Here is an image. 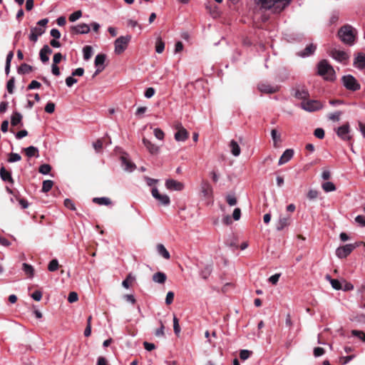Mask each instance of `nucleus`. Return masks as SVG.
Here are the masks:
<instances>
[{
  "mask_svg": "<svg viewBox=\"0 0 365 365\" xmlns=\"http://www.w3.org/2000/svg\"><path fill=\"white\" fill-rule=\"evenodd\" d=\"M262 6L265 9L271 10L274 14L282 12L292 1V0H259Z\"/></svg>",
  "mask_w": 365,
  "mask_h": 365,
  "instance_id": "nucleus-1",
  "label": "nucleus"
},
{
  "mask_svg": "<svg viewBox=\"0 0 365 365\" xmlns=\"http://www.w3.org/2000/svg\"><path fill=\"white\" fill-rule=\"evenodd\" d=\"M317 73L326 81H334L336 78L333 67L327 60H322L317 65Z\"/></svg>",
  "mask_w": 365,
  "mask_h": 365,
  "instance_id": "nucleus-2",
  "label": "nucleus"
},
{
  "mask_svg": "<svg viewBox=\"0 0 365 365\" xmlns=\"http://www.w3.org/2000/svg\"><path fill=\"white\" fill-rule=\"evenodd\" d=\"M338 36L340 40L347 45L351 46L355 42L354 28L350 25H345L341 27L338 31Z\"/></svg>",
  "mask_w": 365,
  "mask_h": 365,
  "instance_id": "nucleus-3",
  "label": "nucleus"
},
{
  "mask_svg": "<svg viewBox=\"0 0 365 365\" xmlns=\"http://www.w3.org/2000/svg\"><path fill=\"white\" fill-rule=\"evenodd\" d=\"M131 39L130 35L121 36L114 41L115 53L118 55L123 53L127 48L128 43Z\"/></svg>",
  "mask_w": 365,
  "mask_h": 365,
  "instance_id": "nucleus-4",
  "label": "nucleus"
},
{
  "mask_svg": "<svg viewBox=\"0 0 365 365\" xmlns=\"http://www.w3.org/2000/svg\"><path fill=\"white\" fill-rule=\"evenodd\" d=\"M343 86L348 90L356 91L360 89V84L351 75L344 76L341 78Z\"/></svg>",
  "mask_w": 365,
  "mask_h": 365,
  "instance_id": "nucleus-5",
  "label": "nucleus"
},
{
  "mask_svg": "<svg viewBox=\"0 0 365 365\" xmlns=\"http://www.w3.org/2000/svg\"><path fill=\"white\" fill-rule=\"evenodd\" d=\"M322 102L317 100H307L301 103V107L303 110L308 112H314L323 108Z\"/></svg>",
  "mask_w": 365,
  "mask_h": 365,
  "instance_id": "nucleus-6",
  "label": "nucleus"
},
{
  "mask_svg": "<svg viewBox=\"0 0 365 365\" xmlns=\"http://www.w3.org/2000/svg\"><path fill=\"white\" fill-rule=\"evenodd\" d=\"M357 247L358 244H346L344 246L339 247L336 250V255L340 259L346 258Z\"/></svg>",
  "mask_w": 365,
  "mask_h": 365,
  "instance_id": "nucleus-7",
  "label": "nucleus"
},
{
  "mask_svg": "<svg viewBox=\"0 0 365 365\" xmlns=\"http://www.w3.org/2000/svg\"><path fill=\"white\" fill-rule=\"evenodd\" d=\"M152 196L158 201V202L164 206H168L170 203L168 195L160 194L157 187H153L151 190Z\"/></svg>",
  "mask_w": 365,
  "mask_h": 365,
  "instance_id": "nucleus-8",
  "label": "nucleus"
},
{
  "mask_svg": "<svg viewBox=\"0 0 365 365\" xmlns=\"http://www.w3.org/2000/svg\"><path fill=\"white\" fill-rule=\"evenodd\" d=\"M121 167L125 172L132 173L136 168V165L129 158L127 154L123 155L120 158Z\"/></svg>",
  "mask_w": 365,
  "mask_h": 365,
  "instance_id": "nucleus-9",
  "label": "nucleus"
},
{
  "mask_svg": "<svg viewBox=\"0 0 365 365\" xmlns=\"http://www.w3.org/2000/svg\"><path fill=\"white\" fill-rule=\"evenodd\" d=\"M175 129L177 132L175 133V139L176 141H185L188 138V132L182 125L180 123H178L175 125Z\"/></svg>",
  "mask_w": 365,
  "mask_h": 365,
  "instance_id": "nucleus-10",
  "label": "nucleus"
},
{
  "mask_svg": "<svg viewBox=\"0 0 365 365\" xmlns=\"http://www.w3.org/2000/svg\"><path fill=\"white\" fill-rule=\"evenodd\" d=\"M350 128L349 125L346 123L336 130L337 135L343 140L349 141L351 139V136L349 135Z\"/></svg>",
  "mask_w": 365,
  "mask_h": 365,
  "instance_id": "nucleus-11",
  "label": "nucleus"
},
{
  "mask_svg": "<svg viewBox=\"0 0 365 365\" xmlns=\"http://www.w3.org/2000/svg\"><path fill=\"white\" fill-rule=\"evenodd\" d=\"M165 187L170 190L180 191L184 188V185L173 179H168L165 183Z\"/></svg>",
  "mask_w": 365,
  "mask_h": 365,
  "instance_id": "nucleus-12",
  "label": "nucleus"
},
{
  "mask_svg": "<svg viewBox=\"0 0 365 365\" xmlns=\"http://www.w3.org/2000/svg\"><path fill=\"white\" fill-rule=\"evenodd\" d=\"M90 31V26L85 23L80 24L76 26H72L71 27V31L74 34H86L89 33Z\"/></svg>",
  "mask_w": 365,
  "mask_h": 365,
  "instance_id": "nucleus-13",
  "label": "nucleus"
},
{
  "mask_svg": "<svg viewBox=\"0 0 365 365\" xmlns=\"http://www.w3.org/2000/svg\"><path fill=\"white\" fill-rule=\"evenodd\" d=\"M259 91L264 93H274L279 91L278 86H272L265 83H260L257 86Z\"/></svg>",
  "mask_w": 365,
  "mask_h": 365,
  "instance_id": "nucleus-14",
  "label": "nucleus"
},
{
  "mask_svg": "<svg viewBox=\"0 0 365 365\" xmlns=\"http://www.w3.org/2000/svg\"><path fill=\"white\" fill-rule=\"evenodd\" d=\"M331 56L332 58L340 62L344 61L349 58L348 54L345 51L335 48L331 50Z\"/></svg>",
  "mask_w": 365,
  "mask_h": 365,
  "instance_id": "nucleus-15",
  "label": "nucleus"
},
{
  "mask_svg": "<svg viewBox=\"0 0 365 365\" xmlns=\"http://www.w3.org/2000/svg\"><path fill=\"white\" fill-rule=\"evenodd\" d=\"M354 66L359 70L365 68V53H359L357 54L354 61Z\"/></svg>",
  "mask_w": 365,
  "mask_h": 365,
  "instance_id": "nucleus-16",
  "label": "nucleus"
},
{
  "mask_svg": "<svg viewBox=\"0 0 365 365\" xmlns=\"http://www.w3.org/2000/svg\"><path fill=\"white\" fill-rule=\"evenodd\" d=\"M45 32V29L42 27H34L31 29L29 35V40L33 42H36L38 36H41Z\"/></svg>",
  "mask_w": 365,
  "mask_h": 365,
  "instance_id": "nucleus-17",
  "label": "nucleus"
},
{
  "mask_svg": "<svg viewBox=\"0 0 365 365\" xmlns=\"http://www.w3.org/2000/svg\"><path fill=\"white\" fill-rule=\"evenodd\" d=\"M143 143L150 154L156 155L159 153V147L153 144L149 140L144 138L143 139Z\"/></svg>",
  "mask_w": 365,
  "mask_h": 365,
  "instance_id": "nucleus-18",
  "label": "nucleus"
},
{
  "mask_svg": "<svg viewBox=\"0 0 365 365\" xmlns=\"http://www.w3.org/2000/svg\"><path fill=\"white\" fill-rule=\"evenodd\" d=\"M316 49H317V46L313 43H310V44L307 45L303 51L299 52L298 56L300 57H302V58L308 57V56L314 54Z\"/></svg>",
  "mask_w": 365,
  "mask_h": 365,
  "instance_id": "nucleus-19",
  "label": "nucleus"
},
{
  "mask_svg": "<svg viewBox=\"0 0 365 365\" xmlns=\"http://www.w3.org/2000/svg\"><path fill=\"white\" fill-rule=\"evenodd\" d=\"M52 53V50L48 45H44L42 48L40 50L39 56L40 59L43 63H46L48 61L49 58L48 55Z\"/></svg>",
  "mask_w": 365,
  "mask_h": 365,
  "instance_id": "nucleus-20",
  "label": "nucleus"
},
{
  "mask_svg": "<svg viewBox=\"0 0 365 365\" xmlns=\"http://www.w3.org/2000/svg\"><path fill=\"white\" fill-rule=\"evenodd\" d=\"M294 155V150L292 149H287L281 155L278 165H282L289 161Z\"/></svg>",
  "mask_w": 365,
  "mask_h": 365,
  "instance_id": "nucleus-21",
  "label": "nucleus"
},
{
  "mask_svg": "<svg viewBox=\"0 0 365 365\" xmlns=\"http://www.w3.org/2000/svg\"><path fill=\"white\" fill-rule=\"evenodd\" d=\"M0 176L3 181L4 182H9L11 184L14 183V180L11 177V173L6 170L5 168L2 166L0 168Z\"/></svg>",
  "mask_w": 365,
  "mask_h": 365,
  "instance_id": "nucleus-22",
  "label": "nucleus"
},
{
  "mask_svg": "<svg viewBox=\"0 0 365 365\" xmlns=\"http://www.w3.org/2000/svg\"><path fill=\"white\" fill-rule=\"evenodd\" d=\"M201 190L203 195L210 197L212 195V187L207 182H202L201 184Z\"/></svg>",
  "mask_w": 365,
  "mask_h": 365,
  "instance_id": "nucleus-23",
  "label": "nucleus"
},
{
  "mask_svg": "<svg viewBox=\"0 0 365 365\" xmlns=\"http://www.w3.org/2000/svg\"><path fill=\"white\" fill-rule=\"evenodd\" d=\"M167 279V276L164 272H158L153 275V281L158 283L163 284Z\"/></svg>",
  "mask_w": 365,
  "mask_h": 365,
  "instance_id": "nucleus-24",
  "label": "nucleus"
},
{
  "mask_svg": "<svg viewBox=\"0 0 365 365\" xmlns=\"http://www.w3.org/2000/svg\"><path fill=\"white\" fill-rule=\"evenodd\" d=\"M294 96L298 99H302L304 101H307V99L309 96V93L306 89H297L294 93Z\"/></svg>",
  "mask_w": 365,
  "mask_h": 365,
  "instance_id": "nucleus-25",
  "label": "nucleus"
},
{
  "mask_svg": "<svg viewBox=\"0 0 365 365\" xmlns=\"http://www.w3.org/2000/svg\"><path fill=\"white\" fill-rule=\"evenodd\" d=\"M230 148L234 156L237 157L240 155L241 150L237 141L232 140L230 143Z\"/></svg>",
  "mask_w": 365,
  "mask_h": 365,
  "instance_id": "nucleus-26",
  "label": "nucleus"
},
{
  "mask_svg": "<svg viewBox=\"0 0 365 365\" xmlns=\"http://www.w3.org/2000/svg\"><path fill=\"white\" fill-rule=\"evenodd\" d=\"M33 71V67L27 63H22L18 68V73L21 75L27 74Z\"/></svg>",
  "mask_w": 365,
  "mask_h": 365,
  "instance_id": "nucleus-27",
  "label": "nucleus"
},
{
  "mask_svg": "<svg viewBox=\"0 0 365 365\" xmlns=\"http://www.w3.org/2000/svg\"><path fill=\"white\" fill-rule=\"evenodd\" d=\"M157 251L160 255L164 257L166 259H169L170 258V255L169 252L166 250L165 246L162 244H158L157 245Z\"/></svg>",
  "mask_w": 365,
  "mask_h": 365,
  "instance_id": "nucleus-28",
  "label": "nucleus"
},
{
  "mask_svg": "<svg viewBox=\"0 0 365 365\" xmlns=\"http://www.w3.org/2000/svg\"><path fill=\"white\" fill-rule=\"evenodd\" d=\"M22 270L29 278H32L34 275V269L31 264L23 263Z\"/></svg>",
  "mask_w": 365,
  "mask_h": 365,
  "instance_id": "nucleus-29",
  "label": "nucleus"
},
{
  "mask_svg": "<svg viewBox=\"0 0 365 365\" xmlns=\"http://www.w3.org/2000/svg\"><path fill=\"white\" fill-rule=\"evenodd\" d=\"M212 271V266L210 264H207L205 266L200 272V274L202 277V278L206 279H207L210 275L211 274Z\"/></svg>",
  "mask_w": 365,
  "mask_h": 365,
  "instance_id": "nucleus-30",
  "label": "nucleus"
},
{
  "mask_svg": "<svg viewBox=\"0 0 365 365\" xmlns=\"http://www.w3.org/2000/svg\"><path fill=\"white\" fill-rule=\"evenodd\" d=\"M289 217H279L278 223L277 225V230H282L284 227H286L289 225Z\"/></svg>",
  "mask_w": 365,
  "mask_h": 365,
  "instance_id": "nucleus-31",
  "label": "nucleus"
},
{
  "mask_svg": "<svg viewBox=\"0 0 365 365\" xmlns=\"http://www.w3.org/2000/svg\"><path fill=\"white\" fill-rule=\"evenodd\" d=\"M24 150H25L26 155L29 158H31L34 156H36V157L38 156V150L37 148H36L34 146L31 145V146L25 148Z\"/></svg>",
  "mask_w": 365,
  "mask_h": 365,
  "instance_id": "nucleus-32",
  "label": "nucleus"
},
{
  "mask_svg": "<svg viewBox=\"0 0 365 365\" xmlns=\"http://www.w3.org/2000/svg\"><path fill=\"white\" fill-rule=\"evenodd\" d=\"M93 202L100 205H109L111 204V200L110 198L106 197H94L93 199Z\"/></svg>",
  "mask_w": 365,
  "mask_h": 365,
  "instance_id": "nucleus-33",
  "label": "nucleus"
},
{
  "mask_svg": "<svg viewBox=\"0 0 365 365\" xmlns=\"http://www.w3.org/2000/svg\"><path fill=\"white\" fill-rule=\"evenodd\" d=\"M22 115L19 112H14L11 117V123L13 126H16L21 123Z\"/></svg>",
  "mask_w": 365,
  "mask_h": 365,
  "instance_id": "nucleus-34",
  "label": "nucleus"
},
{
  "mask_svg": "<svg viewBox=\"0 0 365 365\" xmlns=\"http://www.w3.org/2000/svg\"><path fill=\"white\" fill-rule=\"evenodd\" d=\"M83 54L84 60H89L93 55V48L91 46H84L83 48Z\"/></svg>",
  "mask_w": 365,
  "mask_h": 365,
  "instance_id": "nucleus-35",
  "label": "nucleus"
},
{
  "mask_svg": "<svg viewBox=\"0 0 365 365\" xmlns=\"http://www.w3.org/2000/svg\"><path fill=\"white\" fill-rule=\"evenodd\" d=\"M165 43L162 40L161 37H158L155 41V51L158 53H161L164 51Z\"/></svg>",
  "mask_w": 365,
  "mask_h": 365,
  "instance_id": "nucleus-36",
  "label": "nucleus"
},
{
  "mask_svg": "<svg viewBox=\"0 0 365 365\" xmlns=\"http://www.w3.org/2000/svg\"><path fill=\"white\" fill-rule=\"evenodd\" d=\"M272 139L274 142V146L277 147V143L281 142V135L277 130L272 129L271 131Z\"/></svg>",
  "mask_w": 365,
  "mask_h": 365,
  "instance_id": "nucleus-37",
  "label": "nucleus"
},
{
  "mask_svg": "<svg viewBox=\"0 0 365 365\" xmlns=\"http://www.w3.org/2000/svg\"><path fill=\"white\" fill-rule=\"evenodd\" d=\"M322 187L326 192H333L336 190V186L334 185V184L329 181L324 182L322 185Z\"/></svg>",
  "mask_w": 365,
  "mask_h": 365,
  "instance_id": "nucleus-38",
  "label": "nucleus"
},
{
  "mask_svg": "<svg viewBox=\"0 0 365 365\" xmlns=\"http://www.w3.org/2000/svg\"><path fill=\"white\" fill-rule=\"evenodd\" d=\"M106 60V55L105 54H98L95 58V66L96 67H101L104 66V62Z\"/></svg>",
  "mask_w": 365,
  "mask_h": 365,
  "instance_id": "nucleus-39",
  "label": "nucleus"
},
{
  "mask_svg": "<svg viewBox=\"0 0 365 365\" xmlns=\"http://www.w3.org/2000/svg\"><path fill=\"white\" fill-rule=\"evenodd\" d=\"M53 182L51 180H46L43 182L41 191L43 192H48L53 187Z\"/></svg>",
  "mask_w": 365,
  "mask_h": 365,
  "instance_id": "nucleus-40",
  "label": "nucleus"
},
{
  "mask_svg": "<svg viewBox=\"0 0 365 365\" xmlns=\"http://www.w3.org/2000/svg\"><path fill=\"white\" fill-rule=\"evenodd\" d=\"M326 277L330 281L331 287L334 289L339 290L341 289V283L338 279H331L329 275H327Z\"/></svg>",
  "mask_w": 365,
  "mask_h": 365,
  "instance_id": "nucleus-41",
  "label": "nucleus"
},
{
  "mask_svg": "<svg viewBox=\"0 0 365 365\" xmlns=\"http://www.w3.org/2000/svg\"><path fill=\"white\" fill-rule=\"evenodd\" d=\"M59 264L58 262L56 259H53L51 261H50L48 265V269L50 272H55L58 269Z\"/></svg>",
  "mask_w": 365,
  "mask_h": 365,
  "instance_id": "nucleus-42",
  "label": "nucleus"
},
{
  "mask_svg": "<svg viewBox=\"0 0 365 365\" xmlns=\"http://www.w3.org/2000/svg\"><path fill=\"white\" fill-rule=\"evenodd\" d=\"M21 157L19 153H11L9 155L8 162L15 163L21 160Z\"/></svg>",
  "mask_w": 365,
  "mask_h": 365,
  "instance_id": "nucleus-43",
  "label": "nucleus"
},
{
  "mask_svg": "<svg viewBox=\"0 0 365 365\" xmlns=\"http://www.w3.org/2000/svg\"><path fill=\"white\" fill-rule=\"evenodd\" d=\"M51 167L48 164H43L39 167L38 171L43 175H47L50 173Z\"/></svg>",
  "mask_w": 365,
  "mask_h": 365,
  "instance_id": "nucleus-44",
  "label": "nucleus"
},
{
  "mask_svg": "<svg viewBox=\"0 0 365 365\" xmlns=\"http://www.w3.org/2000/svg\"><path fill=\"white\" fill-rule=\"evenodd\" d=\"M82 16V11L81 10H78L73 13H72L70 16H69V21H71V22H74L76 21V20H78V19H80Z\"/></svg>",
  "mask_w": 365,
  "mask_h": 365,
  "instance_id": "nucleus-45",
  "label": "nucleus"
},
{
  "mask_svg": "<svg viewBox=\"0 0 365 365\" xmlns=\"http://www.w3.org/2000/svg\"><path fill=\"white\" fill-rule=\"evenodd\" d=\"M173 329H174L175 334L177 336H178L181 329H180V324H179V320L176 317V316L173 317Z\"/></svg>",
  "mask_w": 365,
  "mask_h": 365,
  "instance_id": "nucleus-46",
  "label": "nucleus"
},
{
  "mask_svg": "<svg viewBox=\"0 0 365 365\" xmlns=\"http://www.w3.org/2000/svg\"><path fill=\"white\" fill-rule=\"evenodd\" d=\"M14 83H15L14 77H11L7 82L6 88H7L8 92L11 94L14 93Z\"/></svg>",
  "mask_w": 365,
  "mask_h": 365,
  "instance_id": "nucleus-47",
  "label": "nucleus"
},
{
  "mask_svg": "<svg viewBox=\"0 0 365 365\" xmlns=\"http://www.w3.org/2000/svg\"><path fill=\"white\" fill-rule=\"evenodd\" d=\"M154 135L158 140H163L165 134L164 132L160 128H155L153 130Z\"/></svg>",
  "mask_w": 365,
  "mask_h": 365,
  "instance_id": "nucleus-48",
  "label": "nucleus"
},
{
  "mask_svg": "<svg viewBox=\"0 0 365 365\" xmlns=\"http://www.w3.org/2000/svg\"><path fill=\"white\" fill-rule=\"evenodd\" d=\"M252 354V351L247 349H242L240 351V357L242 360L247 359Z\"/></svg>",
  "mask_w": 365,
  "mask_h": 365,
  "instance_id": "nucleus-49",
  "label": "nucleus"
},
{
  "mask_svg": "<svg viewBox=\"0 0 365 365\" xmlns=\"http://www.w3.org/2000/svg\"><path fill=\"white\" fill-rule=\"evenodd\" d=\"M64 205L66 207L70 209L71 210H76L75 204L71 199L66 198L64 200Z\"/></svg>",
  "mask_w": 365,
  "mask_h": 365,
  "instance_id": "nucleus-50",
  "label": "nucleus"
},
{
  "mask_svg": "<svg viewBox=\"0 0 365 365\" xmlns=\"http://www.w3.org/2000/svg\"><path fill=\"white\" fill-rule=\"evenodd\" d=\"M314 135L316 138L319 139H323L324 138V130L321 128H318L315 129Z\"/></svg>",
  "mask_w": 365,
  "mask_h": 365,
  "instance_id": "nucleus-51",
  "label": "nucleus"
},
{
  "mask_svg": "<svg viewBox=\"0 0 365 365\" xmlns=\"http://www.w3.org/2000/svg\"><path fill=\"white\" fill-rule=\"evenodd\" d=\"M341 115V112L336 111L335 113H331L329 115V119L333 121H339L340 119V116Z\"/></svg>",
  "mask_w": 365,
  "mask_h": 365,
  "instance_id": "nucleus-52",
  "label": "nucleus"
},
{
  "mask_svg": "<svg viewBox=\"0 0 365 365\" xmlns=\"http://www.w3.org/2000/svg\"><path fill=\"white\" fill-rule=\"evenodd\" d=\"M351 334L353 336L360 338L363 341H365V334L362 331L352 330Z\"/></svg>",
  "mask_w": 365,
  "mask_h": 365,
  "instance_id": "nucleus-53",
  "label": "nucleus"
},
{
  "mask_svg": "<svg viewBox=\"0 0 365 365\" xmlns=\"http://www.w3.org/2000/svg\"><path fill=\"white\" fill-rule=\"evenodd\" d=\"M55 110V104L52 102H48L45 106V111L48 113H53Z\"/></svg>",
  "mask_w": 365,
  "mask_h": 365,
  "instance_id": "nucleus-54",
  "label": "nucleus"
},
{
  "mask_svg": "<svg viewBox=\"0 0 365 365\" xmlns=\"http://www.w3.org/2000/svg\"><path fill=\"white\" fill-rule=\"evenodd\" d=\"M160 328L157 329L156 331H155V336H158V337H162V336H164V325L162 322V321H160Z\"/></svg>",
  "mask_w": 365,
  "mask_h": 365,
  "instance_id": "nucleus-55",
  "label": "nucleus"
},
{
  "mask_svg": "<svg viewBox=\"0 0 365 365\" xmlns=\"http://www.w3.org/2000/svg\"><path fill=\"white\" fill-rule=\"evenodd\" d=\"M227 202L230 206H234L237 204V199L234 195H228L226 197Z\"/></svg>",
  "mask_w": 365,
  "mask_h": 365,
  "instance_id": "nucleus-56",
  "label": "nucleus"
},
{
  "mask_svg": "<svg viewBox=\"0 0 365 365\" xmlns=\"http://www.w3.org/2000/svg\"><path fill=\"white\" fill-rule=\"evenodd\" d=\"M40 87H41V83L38 81L34 80L29 84L27 89L33 90V89H36V88H39Z\"/></svg>",
  "mask_w": 365,
  "mask_h": 365,
  "instance_id": "nucleus-57",
  "label": "nucleus"
},
{
  "mask_svg": "<svg viewBox=\"0 0 365 365\" xmlns=\"http://www.w3.org/2000/svg\"><path fill=\"white\" fill-rule=\"evenodd\" d=\"M319 192L316 190H309L307 193V197L310 200H314L318 197Z\"/></svg>",
  "mask_w": 365,
  "mask_h": 365,
  "instance_id": "nucleus-58",
  "label": "nucleus"
},
{
  "mask_svg": "<svg viewBox=\"0 0 365 365\" xmlns=\"http://www.w3.org/2000/svg\"><path fill=\"white\" fill-rule=\"evenodd\" d=\"M174 299V292L170 291L167 293L166 298H165V303L166 304L169 305L171 304Z\"/></svg>",
  "mask_w": 365,
  "mask_h": 365,
  "instance_id": "nucleus-59",
  "label": "nucleus"
},
{
  "mask_svg": "<svg viewBox=\"0 0 365 365\" xmlns=\"http://www.w3.org/2000/svg\"><path fill=\"white\" fill-rule=\"evenodd\" d=\"M78 294L76 292H71L69 293L68 297V301L70 303L76 302L78 300Z\"/></svg>",
  "mask_w": 365,
  "mask_h": 365,
  "instance_id": "nucleus-60",
  "label": "nucleus"
},
{
  "mask_svg": "<svg viewBox=\"0 0 365 365\" xmlns=\"http://www.w3.org/2000/svg\"><path fill=\"white\" fill-rule=\"evenodd\" d=\"M155 94V89L152 87L148 88L144 93V96L147 98H152Z\"/></svg>",
  "mask_w": 365,
  "mask_h": 365,
  "instance_id": "nucleus-61",
  "label": "nucleus"
},
{
  "mask_svg": "<svg viewBox=\"0 0 365 365\" xmlns=\"http://www.w3.org/2000/svg\"><path fill=\"white\" fill-rule=\"evenodd\" d=\"M77 79L72 76H68L66 78V84L68 87H71L73 84L77 83Z\"/></svg>",
  "mask_w": 365,
  "mask_h": 365,
  "instance_id": "nucleus-62",
  "label": "nucleus"
},
{
  "mask_svg": "<svg viewBox=\"0 0 365 365\" xmlns=\"http://www.w3.org/2000/svg\"><path fill=\"white\" fill-rule=\"evenodd\" d=\"M356 222H357L359 225L364 227L365 226V216L364 215H358L355 218Z\"/></svg>",
  "mask_w": 365,
  "mask_h": 365,
  "instance_id": "nucleus-63",
  "label": "nucleus"
},
{
  "mask_svg": "<svg viewBox=\"0 0 365 365\" xmlns=\"http://www.w3.org/2000/svg\"><path fill=\"white\" fill-rule=\"evenodd\" d=\"M241 217V210L238 207L235 208L232 213V217L235 220H239Z\"/></svg>",
  "mask_w": 365,
  "mask_h": 365,
  "instance_id": "nucleus-64",
  "label": "nucleus"
}]
</instances>
